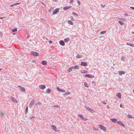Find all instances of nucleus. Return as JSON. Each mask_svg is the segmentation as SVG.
Here are the masks:
<instances>
[{
	"mask_svg": "<svg viewBox=\"0 0 134 134\" xmlns=\"http://www.w3.org/2000/svg\"><path fill=\"white\" fill-rule=\"evenodd\" d=\"M35 102V100H31L29 104V107L30 108L32 107V105L34 104V103Z\"/></svg>",
	"mask_w": 134,
	"mask_h": 134,
	"instance_id": "nucleus-1",
	"label": "nucleus"
},
{
	"mask_svg": "<svg viewBox=\"0 0 134 134\" xmlns=\"http://www.w3.org/2000/svg\"><path fill=\"white\" fill-rule=\"evenodd\" d=\"M84 76L90 78H92L94 77V76L88 74H85V75H84Z\"/></svg>",
	"mask_w": 134,
	"mask_h": 134,
	"instance_id": "nucleus-2",
	"label": "nucleus"
},
{
	"mask_svg": "<svg viewBox=\"0 0 134 134\" xmlns=\"http://www.w3.org/2000/svg\"><path fill=\"white\" fill-rule=\"evenodd\" d=\"M99 127L100 129L103 130L104 131H106L107 130L105 126L102 125H99Z\"/></svg>",
	"mask_w": 134,
	"mask_h": 134,
	"instance_id": "nucleus-3",
	"label": "nucleus"
},
{
	"mask_svg": "<svg viewBox=\"0 0 134 134\" xmlns=\"http://www.w3.org/2000/svg\"><path fill=\"white\" fill-rule=\"evenodd\" d=\"M31 53L34 56H38L39 55V53L36 52H32Z\"/></svg>",
	"mask_w": 134,
	"mask_h": 134,
	"instance_id": "nucleus-4",
	"label": "nucleus"
},
{
	"mask_svg": "<svg viewBox=\"0 0 134 134\" xmlns=\"http://www.w3.org/2000/svg\"><path fill=\"white\" fill-rule=\"evenodd\" d=\"M18 87L20 88V90L21 91H23L25 90V89L24 88L21 86L18 85Z\"/></svg>",
	"mask_w": 134,
	"mask_h": 134,
	"instance_id": "nucleus-5",
	"label": "nucleus"
},
{
	"mask_svg": "<svg viewBox=\"0 0 134 134\" xmlns=\"http://www.w3.org/2000/svg\"><path fill=\"white\" fill-rule=\"evenodd\" d=\"M39 87L41 89H44L46 87L44 85H40L39 86Z\"/></svg>",
	"mask_w": 134,
	"mask_h": 134,
	"instance_id": "nucleus-6",
	"label": "nucleus"
},
{
	"mask_svg": "<svg viewBox=\"0 0 134 134\" xmlns=\"http://www.w3.org/2000/svg\"><path fill=\"white\" fill-rule=\"evenodd\" d=\"M59 43L62 46H64L65 45V43L64 42V41L63 40H60L59 41Z\"/></svg>",
	"mask_w": 134,
	"mask_h": 134,
	"instance_id": "nucleus-7",
	"label": "nucleus"
},
{
	"mask_svg": "<svg viewBox=\"0 0 134 134\" xmlns=\"http://www.w3.org/2000/svg\"><path fill=\"white\" fill-rule=\"evenodd\" d=\"M81 65L84 66H86L87 65V63L86 62H82L81 63Z\"/></svg>",
	"mask_w": 134,
	"mask_h": 134,
	"instance_id": "nucleus-8",
	"label": "nucleus"
},
{
	"mask_svg": "<svg viewBox=\"0 0 134 134\" xmlns=\"http://www.w3.org/2000/svg\"><path fill=\"white\" fill-rule=\"evenodd\" d=\"M73 68H74V67L73 66L72 67H71L69 68L68 70H67V72L68 73H69L71 72L72 71Z\"/></svg>",
	"mask_w": 134,
	"mask_h": 134,
	"instance_id": "nucleus-9",
	"label": "nucleus"
},
{
	"mask_svg": "<svg viewBox=\"0 0 134 134\" xmlns=\"http://www.w3.org/2000/svg\"><path fill=\"white\" fill-rule=\"evenodd\" d=\"M117 123L118 124H119V125H121L123 127H125V126H124V124L122 123V122H121V121H118L117 122Z\"/></svg>",
	"mask_w": 134,
	"mask_h": 134,
	"instance_id": "nucleus-10",
	"label": "nucleus"
},
{
	"mask_svg": "<svg viewBox=\"0 0 134 134\" xmlns=\"http://www.w3.org/2000/svg\"><path fill=\"white\" fill-rule=\"evenodd\" d=\"M59 11V9L58 8H57L56 9H55L54 10L53 12V14H55L57 13Z\"/></svg>",
	"mask_w": 134,
	"mask_h": 134,
	"instance_id": "nucleus-11",
	"label": "nucleus"
},
{
	"mask_svg": "<svg viewBox=\"0 0 134 134\" xmlns=\"http://www.w3.org/2000/svg\"><path fill=\"white\" fill-rule=\"evenodd\" d=\"M85 108H86L90 112H92L93 111V109L88 107L86 106Z\"/></svg>",
	"mask_w": 134,
	"mask_h": 134,
	"instance_id": "nucleus-12",
	"label": "nucleus"
},
{
	"mask_svg": "<svg viewBox=\"0 0 134 134\" xmlns=\"http://www.w3.org/2000/svg\"><path fill=\"white\" fill-rule=\"evenodd\" d=\"M72 7L71 6H66L64 7L63 8V9L64 10H66L67 9H68L71 8Z\"/></svg>",
	"mask_w": 134,
	"mask_h": 134,
	"instance_id": "nucleus-13",
	"label": "nucleus"
},
{
	"mask_svg": "<svg viewBox=\"0 0 134 134\" xmlns=\"http://www.w3.org/2000/svg\"><path fill=\"white\" fill-rule=\"evenodd\" d=\"M51 127H52V129L54 130V131H57L56 127L55 126L52 125L51 126Z\"/></svg>",
	"mask_w": 134,
	"mask_h": 134,
	"instance_id": "nucleus-14",
	"label": "nucleus"
},
{
	"mask_svg": "<svg viewBox=\"0 0 134 134\" xmlns=\"http://www.w3.org/2000/svg\"><path fill=\"white\" fill-rule=\"evenodd\" d=\"M110 120L113 122H117L118 120L116 119L115 118L111 119Z\"/></svg>",
	"mask_w": 134,
	"mask_h": 134,
	"instance_id": "nucleus-15",
	"label": "nucleus"
},
{
	"mask_svg": "<svg viewBox=\"0 0 134 134\" xmlns=\"http://www.w3.org/2000/svg\"><path fill=\"white\" fill-rule=\"evenodd\" d=\"M121 93L120 92L118 93H117L116 94V96L119 98L120 99L121 98Z\"/></svg>",
	"mask_w": 134,
	"mask_h": 134,
	"instance_id": "nucleus-16",
	"label": "nucleus"
},
{
	"mask_svg": "<svg viewBox=\"0 0 134 134\" xmlns=\"http://www.w3.org/2000/svg\"><path fill=\"white\" fill-rule=\"evenodd\" d=\"M118 72L119 74L120 75H122L123 74H125V72L123 71H119Z\"/></svg>",
	"mask_w": 134,
	"mask_h": 134,
	"instance_id": "nucleus-17",
	"label": "nucleus"
},
{
	"mask_svg": "<svg viewBox=\"0 0 134 134\" xmlns=\"http://www.w3.org/2000/svg\"><path fill=\"white\" fill-rule=\"evenodd\" d=\"M70 40V38H67L65 39H64V41L65 42H69Z\"/></svg>",
	"mask_w": 134,
	"mask_h": 134,
	"instance_id": "nucleus-18",
	"label": "nucleus"
},
{
	"mask_svg": "<svg viewBox=\"0 0 134 134\" xmlns=\"http://www.w3.org/2000/svg\"><path fill=\"white\" fill-rule=\"evenodd\" d=\"M70 94V92H69L65 93L64 94H63V95L64 96H67Z\"/></svg>",
	"mask_w": 134,
	"mask_h": 134,
	"instance_id": "nucleus-19",
	"label": "nucleus"
},
{
	"mask_svg": "<svg viewBox=\"0 0 134 134\" xmlns=\"http://www.w3.org/2000/svg\"><path fill=\"white\" fill-rule=\"evenodd\" d=\"M42 63L43 65H47V62L46 61L44 60L42 62Z\"/></svg>",
	"mask_w": 134,
	"mask_h": 134,
	"instance_id": "nucleus-20",
	"label": "nucleus"
},
{
	"mask_svg": "<svg viewBox=\"0 0 134 134\" xmlns=\"http://www.w3.org/2000/svg\"><path fill=\"white\" fill-rule=\"evenodd\" d=\"M78 116L80 118L82 119H84V118L83 117V116L82 115L79 114L78 115Z\"/></svg>",
	"mask_w": 134,
	"mask_h": 134,
	"instance_id": "nucleus-21",
	"label": "nucleus"
},
{
	"mask_svg": "<svg viewBox=\"0 0 134 134\" xmlns=\"http://www.w3.org/2000/svg\"><path fill=\"white\" fill-rule=\"evenodd\" d=\"M83 56L82 55H79L78 54L76 57V58L77 59L80 58H82Z\"/></svg>",
	"mask_w": 134,
	"mask_h": 134,
	"instance_id": "nucleus-22",
	"label": "nucleus"
},
{
	"mask_svg": "<svg viewBox=\"0 0 134 134\" xmlns=\"http://www.w3.org/2000/svg\"><path fill=\"white\" fill-rule=\"evenodd\" d=\"M51 90L49 88H48L46 90V92L47 93H49L51 92Z\"/></svg>",
	"mask_w": 134,
	"mask_h": 134,
	"instance_id": "nucleus-23",
	"label": "nucleus"
},
{
	"mask_svg": "<svg viewBox=\"0 0 134 134\" xmlns=\"http://www.w3.org/2000/svg\"><path fill=\"white\" fill-rule=\"evenodd\" d=\"M84 84L85 87L87 88L89 87V86L88 85L87 83L86 82H85Z\"/></svg>",
	"mask_w": 134,
	"mask_h": 134,
	"instance_id": "nucleus-24",
	"label": "nucleus"
},
{
	"mask_svg": "<svg viewBox=\"0 0 134 134\" xmlns=\"http://www.w3.org/2000/svg\"><path fill=\"white\" fill-rule=\"evenodd\" d=\"M68 23L69 24L71 25H73V22L71 20H69L68 21Z\"/></svg>",
	"mask_w": 134,
	"mask_h": 134,
	"instance_id": "nucleus-25",
	"label": "nucleus"
},
{
	"mask_svg": "<svg viewBox=\"0 0 134 134\" xmlns=\"http://www.w3.org/2000/svg\"><path fill=\"white\" fill-rule=\"evenodd\" d=\"M65 90L59 88V92H65Z\"/></svg>",
	"mask_w": 134,
	"mask_h": 134,
	"instance_id": "nucleus-26",
	"label": "nucleus"
},
{
	"mask_svg": "<svg viewBox=\"0 0 134 134\" xmlns=\"http://www.w3.org/2000/svg\"><path fill=\"white\" fill-rule=\"evenodd\" d=\"M127 116H128V117L130 118H134V117H133L132 116L130 115L129 114H128L127 115Z\"/></svg>",
	"mask_w": 134,
	"mask_h": 134,
	"instance_id": "nucleus-27",
	"label": "nucleus"
},
{
	"mask_svg": "<svg viewBox=\"0 0 134 134\" xmlns=\"http://www.w3.org/2000/svg\"><path fill=\"white\" fill-rule=\"evenodd\" d=\"M126 58L125 57H124L123 56H122L121 57V59L124 62H125V59Z\"/></svg>",
	"mask_w": 134,
	"mask_h": 134,
	"instance_id": "nucleus-28",
	"label": "nucleus"
},
{
	"mask_svg": "<svg viewBox=\"0 0 134 134\" xmlns=\"http://www.w3.org/2000/svg\"><path fill=\"white\" fill-rule=\"evenodd\" d=\"M75 69H79V67L78 65H76L74 67Z\"/></svg>",
	"mask_w": 134,
	"mask_h": 134,
	"instance_id": "nucleus-29",
	"label": "nucleus"
},
{
	"mask_svg": "<svg viewBox=\"0 0 134 134\" xmlns=\"http://www.w3.org/2000/svg\"><path fill=\"white\" fill-rule=\"evenodd\" d=\"M81 73H87V70H83L81 72Z\"/></svg>",
	"mask_w": 134,
	"mask_h": 134,
	"instance_id": "nucleus-30",
	"label": "nucleus"
},
{
	"mask_svg": "<svg viewBox=\"0 0 134 134\" xmlns=\"http://www.w3.org/2000/svg\"><path fill=\"white\" fill-rule=\"evenodd\" d=\"M119 23L121 25H123L124 24V23L121 21H119Z\"/></svg>",
	"mask_w": 134,
	"mask_h": 134,
	"instance_id": "nucleus-31",
	"label": "nucleus"
},
{
	"mask_svg": "<svg viewBox=\"0 0 134 134\" xmlns=\"http://www.w3.org/2000/svg\"><path fill=\"white\" fill-rule=\"evenodd\" d=\"M72 14L74 15V16H78V15L75 12H73L72 13Z\"/></svg>",
	"mask_w": 134,
	"mask_h": 134,
	"instance_id": "nucleus-32",
	"label": "nucleus"
},
{
	"mask_svg": "<svg viewBox=\"0 0 134 134\" xmlns=\"http://www.w3.org/2000/svg\"><path fill=\"white\" fill-rule=\"evenodd\" d=\"M12 31L13 32L16 31H17V29L16 28H15L12 30Z\"/></svg>",
	"mask_w": 134,
	"mask_h": 134,
	"instance_id": "nucleus-33",
	"label": "nucleus"
},
{
	"mask_svg": "<svg viewBox=\"0 0 134 134\" xmlns=\"http://www.w3.org/2000/svg\"><path fill=\"white\" fill-rule=\"evenodd\" d=\"M106 32V31H101L100 33L101 34H103L105 33Z\"/></svg>",
	"mask_w": 134,
	"mask_h": 134,
	"instance_id": "nucleus-34",
	"label": "nucleus"
},
{
	"mask_svg": "<svg viewBox=\"0 0 134 134\" xmlns=\"http://www.w3.org/2000/svg\"><path fill=\"white\" fill-rule=\"evenodd\" d=\"M129 46L133 47H134V44L132 43H130Z\"/></svg>",
	"mask_w": 134,
	"mask_h": 134,
	"instance_id": "nucleus-35",
	"label": "nucleus"
},
{
	"mask_svg": "<svg viewBox=\"0 0 134 134\" xmlns=\"http://www.w3.org/2000/svg\"><path fill=\"white\" fill-rule=\"evenodd\" d=\"M70 19L71 20H72V21H74V19H73V18L72 16H71L70 17Z\"/></svg>",
	"mask_w": 134,
	"mask_h": 134,
	"instance_id": "nucleus-36",
	"label": "nucleus"
},
{
	"mask_svg": "<svg viewBox=\"0 0 134 134\" xmlns=\"http://www.w3.org/2000/svg\"><path fill=\"white\" fill-rule=\"evenodd\" d=\"M41 103L38 102V103H36V104L37 105H38H38H41Z\"/></svg>",
	"mask_w": 134,
	"mask_h": 134,
	"instance_id": "nucleus-37",
	"label": "nucleus"
},
{
	"mask_svg": "<svg viewBox=\"0 0 134 134\" xmlns=\"http://www.w3.org/2000/svg\"><path fill=\"white\" fill-rule=\"evenodd\" d=\"M77 3H78V4L80 5L81 4V3H80V1L79 0H78L77 2Z\"/></svg>",
	"mask_w": 134,
	"mask_h": 134,
	"instance_id": "nucleus-38",
	"label": "nucleus"
},
{
	"mask_svg": "<svg viewBox=\"0 0 134 134\" xmlns=\"http://www.w3.org/2000/svg\"><path fill=\"white\" fill-rule=\"evenodd\" d=\"M28 107H27L26 108V112L27 113L28 111Z\"/></svg>",
	"mask_w": 134,
	"mask_h": 134,
	"instance_id": "nucleus-39",
	"label": "nucleus"
},
{
	"mask_svg": "<svg viewBox=\"0 0 134 134\" xmlns=\"http://www.w3.org/2000/svg\"><path fill=\"white\" fill-rule=\"evenodd\" d=\"M15 5V4H14L11 5H10V7H12L13 6H14Z\"/></svg>",
	"mask_w": 134,
	"mask_h": 134,
	"instance_id": "nucleus-40",
	"label": "nucleus"
},
{
	"mask_svg": "<svg viewBox=\"0 0 134 134\" xmlns=\"http://www.w3.org/2000/svg\"><path fill=\"white\" fill-rule=\"evenodd\" d=\"M101 7L103 8L105 6V5H103L102 4H101Z\"/></svg>",
	"mask_w": 134,
	"mask_h": 134,
	"instance_id": "nucleus-41",
	"label": "nucleus"
},
{
	"mask_svg": "<svg viewBox=\"0 0 134 134\" xmlns=\"http://www.w3.org/2000/svg\"><path fill=\"white\" fill-rule=\"evenodd\" d=\"M49 43H52V41L51 40H49Z\"/></svg>",
	"mask_w": 134,
	"mask_h": 134,
	"instance_id": "nucleus-42",
	"label": "nucleus"
},
{
	"mask_svg": "<svg viewBox=\"0 0 134 134\" xmlns=\"http://www.w3.org/2000/svg\"><path fill=\"white\" fill-rule=\"evenodd\" d=\"M123 105L122 104H121L120 105V107L121 108H123Z\"/></svg>",
	"mask_w": 134,
	"mask_h": 134,
	"instance_id": "nucleus-43",
	"label": "nucleus"
},
{
	"mask_svg": "<svg viewBox=\"0 0 134 134\" xmlns=\"http://www.w3.org/2000/svg\"><path fill=\"white\" fill-rule=\"evenodd\" d=\"M73 0H71L70 1V3H72L73 2Z\"/></svg>",
	"mask_w": 134,
	"mask_h": 134,
	"instance_id": "nucleus-44",
	"label": "nucleus"
},
{
	"mask_svg": "<svg viewBox=\"0 0 134 134\" xmlns=\"http://www.w3.org/2000/svg\"><path fill=\"white\" fill-rule=\"evenodd\" d=\"M20 4V3H16L15 4V5H16L18 4Z\"/></svg>",
	"mask_w": 134,
	"mask_h": 134,
	"instance_id": "nucleus-45",
	"label": "nucleus"
},
{
	"mask_svg": "<svg viewBox=\"0 0 134 134\" xmlns=\"http://www.w3.org/2000/svg\"><path fill=\"white\" fill-rule=\"evenodd\" d=\"M130 8H131V9H133L134 10V7H130Z\"/></svg>",
	"mask_w": 134,
	"mask_h": 134,
	"instance_id": "nucleus-46",
	"label": "nucleus"
},
{
	"mask_svg": "<svg viewBox=\"0 0 134 134\" xmlns=\"http://www.w3.org/2000/svg\"><path fill=\"white\" fill-rule=\"evenodd\" d=\"M83 120H84L85 121H87V119L85 118H84V119Z\"/></svg>",
	"mask_w": 134,
	"mask_h": 134,
	"instance_id": "nucleus-47",
	"label": "nucleus"
},
{
	"mask_svg": "<svg viewBox=\"0 0 134 134\" xmlns=\"http://www.w3.org/2000/svg\"><path fill=\"white\" fill-rule=\"evenodd\" d=\"M125 15L126 16H127L128 15V14L127 13H126L125 14Z\"/></svg>",
	"mask_w": 134,
	"mask_h": 134,
	"instance_id": "nucleus-48",
	"label": "nucleus"
},
{
	"mask_svg": "<svg viewBox=\"0 0 134 134\" xmlns=\"http://www.w3.org/2000/svg\"><path fill=\"white\" fill-rule=\"evenodd\" d=\"M126 44L127 45H129H129H130V43H126Z\"/></svg>",
	"mask_w": 134,
	"mask_h": 134,
	"instance_id": "nucleus-49",
	"label": "nucleus"
},
{
	"mask_svg": "<svg viewBox=\"0 0 134 134\" xmlns=\"http://www.w3.org/2000/svg\"><path fill=\"white\" fill-rule=\"evenodd\" d=\"M34 118V116H32L31 117V119H32V118Z\"/></svg>",
	"mask_w": 134,
	"mask_h": 134,
	"instance_id": "nucleus-50",
	"label": "nucleus"
},
{
	"mask_svg": "<svg viewBox=\"0 0 134 134\" xmlns=\"http://www.w3.org/2000/svg\"><path fill=\"white\" fill-rule=\"evenodd\" d=\"M57 90L58 91L59 90V88L58 87H57Z\"/></svg>",
	"mask_w": 134,
	"mask_h": 134,
	"instance_id": "nucleus-51",
	"label": "nucleus"
},
{
	"mask_svg": "<svg viewBox=\"0 0 134 134\" xmlns=\"http://www.w3.org/2000/svg\"><path fill=\"white\" fill-rule=\"evenodd\" d=\"M29 36H27V38H28L29 37Z\"/></svg>",
	"mask_w": 134,
	"mask_h": 134,
	"instance_id": "nucleus-52",
	"label": "nucleus"
},
{
	"mask_svg": "<svg viewBox=\"0 0 134 134\" xmlns=\"http://www.w3.org/2000/svg\"><path fill=\"white\" fill-rule=\"evenodd\" d=\"M95 130H98V129H97Z\"/></svg>",
	"mask_w": 134,
	"mask_h": 134,
	"instance_id": "nucleus-53",
	"label": "nucleus"
},
{
	"mask_svg": "<svg viewBox=\"0 0 134 134\" xmlns=\"http://www.w3.org/2000/svg\"><path fill=\"white\" fill-rule=\"evenodd\" d=\"M15 34H15V33H13V35H14Z\"/></svg>",
	"mask_w": 134,
	"mask_h": 134,
	"instance_id": "nucleus-54",
	"label": "nucleus"
},
{
	"mask_svg": "<svg viewBox=\"0 0 134 134\" xmlns=\"http://www.w3.org/2000/svg\"><path fill=\"white\" fill-rule=\"evenodd\" d=\"M133 93H134V90H133Z\"/></svg>",
	"mask_w": 134,
	"mask_h": 134,
	"instance_id": "nucleus-55",
	"label": "nucleus"
},
{
	"mask_svg": "<svg viewBox=\"0 0 134 134\" xmlns=\"http://www.w3.org/2000/svg\"><path fill=\"white\" fill-rule=\"evenodd\" d=\"M95 129V127H93V130H94Z\"/></svg>",
	"mask_w": 134,
	"mask_h": 134,
	"instance_id": "nucleus-56",
	"label": "nucleus"
},
{
	"mask_svg": "<svg viewBox=\"0 0 134 134\" xmlns=\"http://www.w3.org/2000/svg\"><path fill=\"white\" fill-rule=\"evenodd\" d=\"M132 33L134 34V32H132Z\"/></svg>",
	"mask_w": 134,
	"mask_h": 134,
	"instance_id": "nucleus-57",
	"label": "nucleus"
},
{
	"mask_svg": "<svg viewBox=\"0 0 134 134\" xmlns=\"http://www.w3.org/2000/svg\"><path fill=\"white\" fill-rule=\"evenodd\" d=\"M3 18H0V19H3Z\"/></svg>",
	"mask_w": 134,
	"mask_h": 134,
	"instance_id": "nucleus-58",
	"label": "nucleus"
},
{
	"mask_svg": "<svg viewBox=\"0 0 134 134\" xmlns=\"http://www.w3.org/2000/svg\"><path fill=\"white\" fill-rule=\"evenodd\" d=\"M104 103V104H106V103Z\"/></svg>",
	"mask_w": 134,
	"mask_h": 134,
	"instance_id": "nucleus-59",
	"label": "nucleus"
},
{
	"mask_svg": "<svg viewBox=\"0 0 134 134\" xmlns=\"http://www.w3.org/2000/svg\"><path fill=\"white\" fill-rule=\"evenodd\" d=\"M2 69H0V71Z\"/></svg>",
	"mask_w": 134,
	"mask_h": 134,
	"instance_id": "nucleus-60",
	"label": "nucleus"
},
{
	"mask_svg": "<svg viewBox=\"0 0 134 134\" xmlns=\"http://www.w3.org/2000/svg\"><path fill=\"white\" fill-rule=\"evenodd\" d=\"M123 19V20H124V18H123V19Z\"/></svg>",
	"mask_w": 134,
	"mask_h": 134,
	"instance_id": "nucleus-61",
	"label": "nucleus"
},
{
	"mask_svg": "<svg viewBox=\"0 0 134 134\" xmlns=\"http://www.w3.org/2000/svg\"><path fill=\"white\" fill-rule=\"evenodd\" d=\"M47 40H48V39H47Z\"/></svg>",
	"mask_w": 134,
	"mask_h": 134,
	"instance_id": "nucleus-62",
	"label": "nucleus"
},
{
	"mask_svg": "<svg viewBox=\"0 0 134 134\" xmlns=\"http://www.w3.org/2000/svg\"><path fill=\"white\" fill-rule=\"evenodd\" d=\"M101 38V37H100V38Z\"/></svg>",
	"mask_w": 134,
	"mask_h": 134,
	"instance_id": "nucleus-63",
	"label": "nucleus"
}]
</instances>
